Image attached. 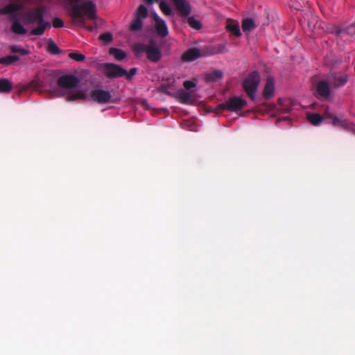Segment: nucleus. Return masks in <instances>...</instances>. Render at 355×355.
Instances as JSON below:
<instances>
[{
	"instance_id": "obj_1",
	"label": "nucleus",
	"mask_w": 355,
	"mask_h": 355,
	"mask_svg": "<svg viewBox=\"0 0 355 355\" xmlns=\"http://www.w3.org/2000/svg\"><path fill=\"white\" fill-rule=\"evenodd\" d=\"M45 11L44 6H36L24 12L22 18L26 24H36L37 25V27L31 31V35H42L45 31L51 27L50 22L44 20Z\"/></svg>"
},
{
	"instance_id": "obj_2",
	"label": "nucleus",
	"mask_w": 355,
	"mask_h": 355,
	"mask_svg": "<svg viewBox=\"0 0 355 355\" xmlns=\"http://www.w3.org/2000/svg\"><path fill=\"white\" fill-rule=\"evenodd\" d=\"M112 94L107 90H104L101 88H96L93 89L89 95L88 94L87 89H80L75 93L71 94L67 98V101H73L76 100H85L89 98L92 101L105 104L110 103L112 100Z\"/></svg>"
},
{
	"instance_id": "obj_3",
	"label": "nucleus",
	"mask_w": 355,
	"mask_h": 355,
	"mask_svg": "<svg viewBox=\"0 0 355 355\" xmlns=\"http://www.w3.org/2000/svg\"><path fill=\"white\" fill-rule=\"evenodd\" d=\"M134 50L137 54L145 53L147 58L152 62H157L162 58L161 51L153 42H150L148 44L141 43L136 44L134 46Z\"/></svg>"
},
{
	"instance_id": "obj_4",
	"label": "nucleus",
	"mask_w": 355,
	"mask_h": 355,
	"mask_svg": "<svg viewBox=\"0 0 355 355\" xmlns=\"http://www.w3.org/2000/svg\"><path fill=\"white\" fill-rule=\"evenodd\" d=\"M21 5L18 4H9L3 8H0V15L10 14L13 16L15 19L12 24V31L15 34L25 35L27 33V30L19 21L18 19H15L16 12L21 8Z\"/></svg>"
},
{
	"instance_id": "obj_5",
	"label": "nucleus",
	"mask_w": 355,
	"mask_h": 355,
	"mask_svg": "<svg viewBox=\"0 0 355 355\" xmlns=\"http://www.w3.org/2000/svg\"><path fill=\"white\" fill-rule=\"evenodd\" d=\"M260 83V76L257 71L250 73L243 81V87L248 96L254 99L258 86Z\"/></svg>"
},
{
	"instance_id": "obj_6",
	"label": "nucleus",
	"mask_w": 355,
	"mask_h": 355,
	"mask_svg": "<svg viewBox=\"0 0 355 355\" xmlns=\"http://www.w3.org/2000/svg\"><path fill=\"white\" fill-rule=\"evenodd\" d=\"M80 83L78 78L72 74H65L60 76L57 80L58 87L67 92L73 90Z\"/></svg>"
},
{
	"instance_id": "obj_7",
	"label": "nucleus",
	"mask_w": 355,
	"mask_h": 355,
	"mask_svg": "<svg viewBox=\"0 0 355 355\" xmlns=\"http://www.w3.org/2000/svg\"><path fill=\"white\" fill-rule=\"evenodd\" d=\"M104 74L110 78H115L127 75V71L119 66L114 64L106 63L103 65Z\"/></svg>"
},
{
	"instance_id": "obj_8",
	"label": "nucleus",
	"mask_w": 355,
	"mask_h": 355,
	"mask_svg": "<svg viewBox=\"0 0 355 355\" xmlns=\"http://www.w3.org/2000/svg\"><path fill=\"white\" fill-rule=\"evenodd\" d=\"M246 105V101L243 98L234 96L230 98L225 103L221 105L223 109L228 110L230 111H238L241 110Z\"/></svg>"
},
{
	"instance_id": "obj_9",
	"label": "nucleus",
	"mask_w": 355,
	"mask_h": 355,
	"mask_svg": "<svg viewBox=\"0 0 355 355\" xmlns=\"http://www.w3.org/2000/svg\"><path fill=\"white\" fill-rule=\"evenodd\" d=\"M327 78L332 87L343 86L347 81V76L337 72L329 73Z\"/></svg>"
},
{
	"instance_id": "obj_10",
	"label": "nucleus",
	"mask_w": 355,
	"mask_h": 355,
	"mask_svg": "<svg viewBox=\"0 0 355 355\" xmlns=\"http://www.w3.org/2000/svg\"><path fill=\"white\" fill-rule=\"evenodd\" d=\"M153 18L155 21L154 26L156 33L162 37H166L168 33L166 22L162 19H161L157 13L153 14Z\"/></svg>"
},
{
	"instance_id": "obj_11",
	"label": "nucleus",
	"mask_w": 355,
	"mask_h": 355,
	"mask_svg": "<svg viewBox=\"0 0 355 355\" xmlns=\"http://www.w3.org/2000/svg\"><path fill=\"white\" fill-rule=\"evenodd\" d=\"M181 15L187 16L191 12V7L187 0H172Z\"/></svg>"
},
{
	"instance_id": "obj_12",
	"label": "nucleus",
	"mask_w": 355,
	"mask_h": 355,
	"mask_svg": "<svg viewBox=\"0 0 355 355\" xmlns=\"http://www.w3.org/2000/svg\"><path fill=\"white\" fill-rule=\"evenodd\" d=\"M331 85L327 79L320 81L317 85L318 94L323 97L328 98L330 96V87Z\"/></svg>"
},
{
	"instance_id": "obj_13",
	"label": "nucleus",
	"mask_w": 355,
	"mask_h": 355,
	"mask_svg": "<svg viewBox=\"0 0 355 355\" xmlns=\"http://www.w3.org/2000/svg\"><path fill=\"white\" fill-rule=\"evenodd\" d=\"M176 97L178 101L184 104H191L195 101V98L189 92L180 89L177 92Z\"/></svg>"
},
{
	"instance_id": "obj_14",
	"label": "nucleus",
	"mask_w": 355,
	"mask_h": 355,
	"mask_svg": "<svg viewBox=\"0 0 355 355\" xmlns=\"http://www.w3.org/2000/svg\"><path fill=\"white\" fill-rule=\"evenodd\" d=\"M275 92V80L272 77L267 78L266 83L263 89V96L266 98L272 97Z\"/></svg>"
},
{
	"instance_id": "obj_15",
	"label": "nucleus",
	"mask_w": 355,
	"mask_h": 355,
	"mask_svg": "<svg viewBox=\"0 0 355 355\" xmlns=\"http://www.w3.org/2000/svg\"><path fill=\"white\" fill-rule=\"evenodd\" d=\"M201 56L200 51L197 48H192L187 51L182 55V60L186 62H191Z\"/></svg>"
},
{
	"instance_id": "obj_16",
	"label": "nucleus",
	"mask_w": 355,
	"mask_h": 355,
	"mask_svg": "<svg viewBox=\"0 0 355 355\" xmlns=\"http://www.w3.org/2000/svg\"><path fill=\"white\" fill-rule=\"evenodd\" d=\"M255 27V21L251 18L245 19L242 21V28L244 32H250Z\"/></svg>"
},
{
	"instance_id": "obj_17",
	"label": "nucleus",
	"mask_w": 355,
	"mask_h": 355,
	"mask_svg": "<svg viewBox=\"0 0 355 355\" xmlns=\"http://www.w3.org/2000/svg\"><path fill=\"white\" fill-rule=\"evenodd\" d=\"M12 89L11 82L6 78L0 79V92L8 93Z\"/></svg>"
},
{
	"instance_id": "obj_18",
	"label": "nucleus",
	"mask_w": 355,
	"mask_h": 355,
	"mask_svg": "<svg viewBox=\"0 0 355 355\" xmlns=\"http://www.w3.org/2000/svg\"><path fill=\"white\" fill-rule=\"evenodd\" d=\"M109 53L117 60H121L126 57V53L124 51L116 48H110Z\"/></svg>"
},
{
	"instance_id": "obj_19",
	"label": "nucleus",
	"mask_w": 355,
	"mask_h": 355,
	"mask_svg": "<svg viewBox=\"0 0 355 355\" xmlns=\"http://www.w3.org/2000/svg\"><path fill=\"white\" fill-rule=\"evenodd\" d=\"M307 119L313 125H318L321 123L323 119L318 114H307Z\"/></svg>"
},
{
	"instance_id": "obj_20",
	"label": "nucleus",
	"mask_w": 355,
	"mask_h": 355,
	"mask_svg": "<svg viewBox=\"0 0 355 355\" xmlns=\"http://www.w3.org/2000/svg\"><path fill=\"white\" fill-rule=\"evenodd\" d=\"M223 77V72L220 70H216L209 73L206 76V79L209 81H216L221 79Z\"/></svg>"
},
{
	"instance_id": "obj_21",
	"label": "nucleus",
	"mask_w": 355,
	"mask_h": 355,
	"mask_svg": "<svg viewBox=\"0 0 355 355\" xmlns=\"http://www.w3.org/2000/svg\"><path fill=\"white\" fill-rule=\"evenodd\" d=\"M227 28L235 36L239 37L241 35L240 27L238 23H230L227 25Z\"/></svg>"
},
{
	"instance_id": "obj_22",
	"label": "nucleus",
	"mask_w": 355,
	"mask_h": 355,
	"mask_svg": "<svg viewBox=\"0 0 355 355\" xmlns=\"http://www.w3.org/2000/svg\"><path fill=\"white\" fill-rule=\"evenodd\" d=\"M148 15V9L144 5H140L136 10L135 17L141 19H145Z\"/></svg>"
},
{
	"instance_id": "obj_23",
	"label": "nucleus",
	"mask_w": 355,
	"mask_h": 355,
	"mask_svg": "<svg viewBox=\"0 0 355 355\" xmlns=\"http://www.w3.org/2000/svg\"><path fill=\"white\" fill-rule=\"evenodd\" d=\"M333 125L336 127H340L342 128H348L349 127V123L346 120H343L334 116L333 118Z\"/></svg>"
},
{
	"instance_id": "obj_24",
	"label": "nucleus",
	"mask_w": 355,
	"mask_h": 355,
	"mask_svg": "<svg viewBox=\"0 0 355 355\" xmlns=\"http://www.w3.org/2000/svg\"><path fill=\"white\" fill-rule=\"evenodd\" d=\"M19 59V57L17 55H8L0 58V64L8 65L18 61Z\"/></svg>"
},
{
	"instance_id": "obj_25",
	"label": "nucleus",
	"mask_w": 355,
	"mask_h": 355,
	"mask_svg": "<svg viewBox=\"0 0 355 355\" xmlns=\"http://www.w3.org/2000/svg\"><path fill=\"white\" fill-rule=\"evenodd\" d=\"M9 49L12 53H19L21 55H28L30 53L29 50L19 47L17 45H11Z\"/></svg>"
},
{
	"instance_id": "obj_26",
	"label": "nucleus",
	"mask_w": 355,
	"mask_h": 355,
	"mask_svg": "<svg viewBox=\"0 0 355 355\" xmlns=\"http://www.w3.org/2000/svg\"><path fill=\"white\" fill-rule=\"evenodd\" d=\"M142 26V19L135 17L132 24L130 26V29L131 31H138Z\"/></svg>"
},
{
	"instance_id": "obj_27",
	"label": "nucleus",
	"mask_w": 355,
	"mask_h": 355,
	"mask_svg": "<svg viewBox=\"0 0 355 355\" xmlns=\"http://www.w3.org/2000/svg\"><path fill=\"white\" fill-rule=\"evenodd\" d=\"M159 8L165 15H170L171 10L169 6L163 0L159 1Z\"/></svg>"
},
{
	"instance_id": "obj_28",
	"label": "nucleus",
	"mask_w": 355,
	"mask_h": 355,
	"mask_svg": "<svg viewBox=\"0 0 355 355\" xmlns=\"http://www.w3.org/2000/svg\"><path fill=\"white\" fill-rule=\"evenodd\" d=\"M188 23L191 27L196 30H199L202 27L201 23L192 17L188 19Z\"/></svg>"
},
{
	"instance_id": "obj_29",
	"label": "nucleus",
	"mask_w": 355,
	"mask_h": 355,
	"mask_svg": "<svg viewBox=\"0 0 355 355\" xmlns=\"http://www.w3.org/2000/svg\"><path fill=\"white\" fill-rule=\"evenodd\" d=\"M69 57L78 62L83 61L85 58L83 54L78 52L70 53Z\"/></svg>"
},
{
	"instance_id": "obj_30",
	"label": "nucleus",
	"mask_w": 355,
	"mask_h": 355,
	"mask_svg": "<svg viewBox=\"0 0 355 355\" xmlns=\"http://www.w3.org/2000/svg\"><path fill=\"white\" fill-rule=\"evenodd\" d=\"M48 51L54 55L58 54L60 51L59 48L58 47L56 44L53 41L50 42L48 44Z\"/></svg>"
},
{
	"instance_id": "obj_31",
	"label": "nucleus",
	"mask_w": 355,
	"mask_h": 355,
	"mask_svg": "<svg viewBox=\"0 0 355 355\" xmlns=\"http://www.w3.org/2000/svg\"><path fill=\"white\" fill-rule=\"evenodd\" d=\"M99 40L107 44L112 41V35L110 33H103L99 36Z\"/></svg>"
},
{
	"instance_id": "obj_32",
	"label": "nucleus",
	"mask_w": 355,
	"mask_h": 355,
	"mask_svg": "<svg viewBox=\"0 0 355 355\" xmlns=\"http://www.w3.org/2000/svg\"><path fill=\"white\" fill-rule=\"evenodd\" d=\"M52 25L54 28H62L64 26V22L62 19L59 17H55L52 20Z\"/></svg>"
},
{
	"instance_id": "obj_33",
	"label": "nucleus",
	"mask_w": 355,
	"mask_h": 355,
	"mask_svg": "<svg viewBox=\"0 0 355 355\" xmlns=\"http://www.w3.org/2000/svg\"><path fill=\"white\" fill-rule=\"evenodd\" d=\"M184 87L186 89L190 90L192 88L196 87V83L194 80H186L184 82Z\"/></svg>"
},
{
	"instance_id": "obj_34",
	"label": "nucleus",
	"mask_w": 355,
	"mask_h": 355,
	"mask_svg": "<svg viewBox=\"0 0 355 355\" xmlns=\"http://www.w3.org/2000/svg\"><path fill=\"white\" fill-rule=\"evenodd\" d=\"M159 0H144V1L148 4H152L154 2H157Z\"/></svg>"
},
{
	"instance_id": "obj_35",
	"label": "nucleus",
	"mask_w": 355,
	"mask_h": 355,
	"mask_svg": "<svg viewBox=\"0 0 355 355\" xmlns=\"http://www.w3.org/2000/svg\"><path fill=\"white\" fill-rule=\"evenodd\" d=\"M326 116L327 118H330V119H332L334 117V116H332L330 113H329L328 110L326 111Z\"/></svg>"
},
{
	"instance_id": "obj_36",
	"label": "nucleus",
	"mask_w": 355,
	"mask_h": 355,
	"mask_svg": "<svg viewBox=\"0 0 355 355\" xmlns=\"http://www.w3.org/2000/svg\"><path fill=\"white\" fill-rule=\"evenodd\" d=\"M130 73H131V76H134L136 73V69L135 68H132L131 70H130Z\"/></svg>"
}]
</instances>
